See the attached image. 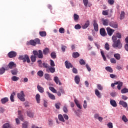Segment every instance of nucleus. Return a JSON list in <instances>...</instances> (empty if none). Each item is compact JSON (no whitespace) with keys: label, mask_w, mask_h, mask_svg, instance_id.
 Wrapping results in <instances>:
<instances>
[{"label":"nucleus","mask_w":128,"mask_h":128,"mask_svg":"<svg viewBox=\"0 0 128 128\" xmlns=\"http://www.w3.org/2000/svg\"><path fill=\"white\" fill-rule=\"evenodd\" d=\"M58 118L59 120H60V122H64V116H62V114H60L58 116Z\"/></svg>","instance_id":"obj_27"},{"label":"nucleus","mask_w":128,"mask_h":128,"mask_svg":"<svg viewBox=\"0 0 128 128\" xmlns=\"http://www.w3.org/2000/svg\"><path fill=\"white\" fill-rule=\"evenodd\" d=\"M90 26V20H87L85 24L82 26V28L84 30H86V28H88Z\"/></svg>","instance_id":"obj_15"},{"label":"nucleus","mask_w":128,"mask_h":128,"mask_svg":"<svg viewBox=\"0 0 128 128\" xmlns=\"http://www.w3.org/2000/svg\"><path fill=\"white\" fill-rule=\"evenodd\" d=\"M109 26H111V28H118V23L114 22H112L109 23Z\"/></svg>","instance_id":"obj_11"},{"label":"nucleus","mask_w":128,"mask_h":128,"mask_svg":"<svg viewBox=\"0 0 128 128\" xmlns=\"http://www.w3.org/2000/svg\"><path fill=\"white\" fill-rule=\"evenodd\" d=\"M126 92H128V89L126 88H124L121 90L122 94H126Z\"/></svg>","instance_id":"obj_48"},{"label":"nucleus","mask_w":128,"mask_h":128,"mask_svg":"<svg viewBox=\"0 0 128 128\" xmlns=\"http://www.w3.org/2000/svg\"><path fill=\"white\" fill-rule=\"evenodd\" d=\"M100 32L102 36H107L106 32L104 28H101L100 30Z\"/></svg>","instance_id":"obj_10"},{"label":"nucleus","mask_w":128,"mask_h":128,"mask_svg":"<svg viewBox=\"0 0 128 128\" xmlns=\"http://www.w3.org/2000/svg\"><path fill=\"white\" fill-rule=\"evenodd\" d=\"M28 122H24L22 124V128H28Z\"/></svg>","instance_id":"obj_60"},{"label":"nucleus","mask_w":128,"mask_h":128,"mask_svg":"<svg viewBox=\"0 0 128 128\" xmlns=\"http://www.w3.org/2000/svg\"><path fill=\"white\" fill-rule=\"evenodd\" d=\"M17 96L21 102H24L26 99L24 98V91H21L20 93L17 94Z\"/></svg>","instance_id":"obj_6"},{"label":"nucleus","mask_w":128,"mask_h":128,"mask_svg":"<svg viewBox=\"0 0 128 128\" xmlns=\"http://www.w3.org/2000/svg\"><path fill=\"white\" fill-rule=\"evenodd\" d=\"M74 28H76V30H80L82 26L79 24H78L74 26Z\"/></svg>","instance_id":"obj_54"},{"label":"nucleus","mask_w":128,"mask_h":128,"mask_svg":"<svg viewBox=\"0 0 128 128\" xmlns=\"http://www.w3.org/2000/svg\"><path fill=\"white\" fill-rule=\"evenodd\" d=\"M6 72V68H2L0 69V74H3Z\"/></svg>","instance_id":"obj_50"},{"label":"nucleus","mask_w":128,"mask_h":128,"mask_svg":"<svg viewBox=\"0 0 128 128\" xmlns=\"http://www.w3.org/2000/svg\"><path fill=\"white\" fill-rule=\"evenodd\" d=\"M27 115L30 118H34V114L32 112L30 111H28L27 112Z\"/></svg>","instance_id":"obj_39"},{"label":"nucleus","mask_w":128,"mask_h":128,"mask_svg":"<svg viewBox=\"0 0 128 128\" xmlns=\"http://www.w3.org/2000/svg\"><path fill=\"white\" fill-rule=\"evenodd\" d=\"M59 32H60V34H64V28H60L59 29Z\"/></svg>","instance_id":"obj_58"},{"label":"nucleus","mask_w":128,"mask_h":128,"mask_svg":"<svg viewBox=\"0 0 128 128\" xmlns=\"http://www.w3.org/2000/svg\"><path fill=\"white\" fill-rule=\"evenodd\" d=\"M27 46H34L36 44H40V40L39 38H36L34 40H30V42H27Z\"/></svg>","instance_id":"obj_3"},{"label":"nucleus","mask_w":128,"mask_h":128,"mask_svg":"<svg viewBox=\"0 0 128 128\" xmlns=\"http://www.w3.org/2000/svg\"><path fill=\"white\" fill-rule=\"evenodd\" d=\"M32 54L34 55L31 56L30 60L32 62H36V56L38 58H44V54H42V52L41 50H38V51L34 50L32 52Z\"/></svg>","instance_id":"obj_1"},{"label":"nucleus","mask_w":128,"mask_h":128,"mask_svg":"<svg viewBox=\"0 0 128 128\" xmlns=\"http://www.w3.org/2000/svg\"><path fill=\"white\" fill-rule=\"evenodd\" d=\"M8 102V98L6 97L1 99V102L2 104H4Z\"/></svg>","instance_id":"obj_28"},{"label":"nucleus","mask_w":128,"mask_h":128,"mask_svg":"<svg viewBox=\"0 0 128 128\" xmlns=\"http://www.w3.org/2000/svg\"><path fill=\"white\" fill-rule=\"evenodd\" d=\"M37 88L38 92H40L41 94H42L44 92V88L42 87L40 85H38Z\"/></svg>","instance_id":"obj_18"},{"label":"nucleus","mask_w":128,"mask_h":128,"mask_svg":"<svg viewBox=\"0 0 128 128\" xmlns=\"http://www.w3.org/2000/svg\"><path fill=\"white\" fill-rule=\"evenodd\" d=\"M45 80H47L50 81L52 80V77L50 76V75L48 74H45L44 75Z\"/></svg>","instance_id":"obj_17"},{"label":"nucleus","mask_w":128,"mask_h":128,"mask_svg":"<svg viewBox=\"0 0 128 128\" xmlns=\"http://www.w3.org/2000/svg\"><path fill=\"white\" fill-rule=\"evenodd\" d=\"M106 30L108 34L110 36H112V34L114 32V30H113L110 27H108L106 28Z\"/></svg>","instance_id":"obj_8"},{"label":"nucleus","mask_w":128,"mask_h":128,"mask_svg":"<svg viewBox=\"0 0 128 128\" xmlns=\"http://www.w3.org/2000/svg\"><path fill=\"white\" fill-rule=\"evenodd\" d=\"M12 80L13 82H16V80H20V78L16 76H13L12 77Z\"/></svg>","instance_id":"obj_45"},{"label":"nucleus","mask_w":128,"mask_h":128,"mask_svg":"<svg viewBox=\"0 0 128 128\" xmlns=\"http://www.w3.org/2000/svg\"><path fill=\"white\" fill-rule=\"evenodd\" d=\"M21 114H22V112H20V110L18 111V118H20V120H24V116L21 115Z\"/></svg>","instance_id":"obj_35"},{"label":"nucleus","mask_w":128,"mask_h":128,"mask_svg":"<svg viewBox=\"0 0 128 128\" xmlns=\"http://www.w3.org/2000/svg\"><path fill=\"white\" fill-rule=\"evenodd\" d=\"M80 64L81 66H84V64H86V62H84V60L80 59Z\"/></svg>","instance_id":"obj_53"},{"label":"nucleus","mask_w":128,"mask_h":128,"mask_svg":"<svg viewBox=\"0 0 128 128\" xmlns=\"http://www.w3.org/2000/svg\"><path fill=\"white\" fill-rule=\"evenodd\" d=\"M100 54H102V58H103V59L104 61L106 60V56H104V53L102 50H100Z\"/></svg>","instance_id":"obj_41"},{"label":"nucleus","mask_w":128,"mask_h":128,"mask_svg":"<svg viewBox=\"0 0 128 128\" xmlns=\"http://www.w3.org/2000/svg\"><path fill=\"white\" fill-rule=\"evenodd\" d=\"M122 120H123V122H128V118H126V116L124 115L122 116Z\"/></svg>","instance_id":"obj_46"},{"label":"nucleus","mask_w":128,"mask_h":128,"mask_svg":"<svg viewBox=\"0 0 128 128\" xmlns=\"http://www.w3.org/2000/svg\"><path fill=\"white\" fill-rule=\"evenodd\" d=\"M110 62L112 64H116V60L114 58H112L110 60Z\"/></svg>","instance_id":"obj_56"},{"label":"nucleus","mask_w":128,"mask_h":128,"mask_svg":"<svg viewBox=\"0 0 128 128\" xmlns=\"http://www.w3.org/2000/svg\"><path fill=\"white\" fill-rule=\"evenodd\" d=\"M63 110L64 112L66 113L68 110V108H66V106H64L63 108Z\"/></svg>","instance_id":"obj_64"},{"label":"nucleus","mask_w":128,"mask_h":128,"mask_svg":"<svg viewBox=\"0 0 128 128\" xmlns=\"http://www.w3.org/2000/svg\"><path fill=\"white\" fill-rule=\"evenodd\" d=\"M114 58H115L117 60H120V54H114Z\"/></svg>","instance_id":"obj_33"},{"label":"nucleus","mask_w":128,"mask_h":128,"mask_svg":"<svg viewBox=\"0 0 128 128\" xmlns=\"http://www.w3.org/2000/svg\"><path fill=\"white\" fill-rule=\"evenodd\" d=\"M48 52H50V50L48 48H46L45 49L43 50V54L45 56H46V54H48Z\"/></svg>","instance_id":"obj_36"},{"label":"nucleus","mask_w":128,"mask_h":128,"mask_svg":"<svg viewBox=\"0 0 128 128\" xmlns=\"http://www.w3.org/2000/svg\"><path fill=\"white\" fill-rule=\"evenodd\" d=\"M83 2L85 6H88V0H83Z\"/></svg>","instance_id":"obj_59"},{"label":"nucleus","mask_w":128,"mask_h":128,"mask_svg":"<svg viewBox=\"0 0 128 128\" xmlns=\"http://www.w3.org/2000/svg\"><path fill=\"white\" fill-rule=\"evenodd\" d=\"M108 3L109 4L112 6V4H114V0H108Z\"/></svg>","instance_id":"obj_61"},{"label":"nucleus","mask_w":128,"mask_h":128,"mask_svg":"<svg viewBox=\"0 0 128 128\" xmlns=\"http://www.w3.org/2000/svg\"><path fill=\"white\" fill-rule=\"evenodd\" d=\"M97 88L99 90H104V88L100 85V84H98Z\"/></svg>","instance_id":"obj_52"},{"label":"nucleus","mask_w":128,"mask_h":128,"mask_svg":"<svg viewBox=\"0 0 128 128\" xmlns=\"http://www.w3.org/2000/svg\"><path fill=\"white\" fill-rule=\"evenodd\" d=\"M17 54H18L16 52L14 51H11L8 53V56L10 58H16Z\"/></svg>","instance_id":"obj_7"},{"label":"nucleus","mask_w":128,"mask_h":128,"mask_svg":"<svg viewBox=\"0 0 128 128\" xmlns=\"http://www.w3.org/2000/svg\"><path fill=\"white\" fill-rule=\"evenodd\" d=\"M50 56L52 58H56V52H52L50 54Z\"/></svg>","instance_id":"obj_38"},{"label":"nucleus","mask_w":128,"mask_h":128,"mask_svg":"<svg viewBox=\"0 0 128 128\" xmlns=\"http://www.w3.org/2000/svg\"><path fill=\"white\" fill-rule=\"evenodd\" d=\"M107 126L108 128H114V126H112V122H109L107 124Z\"/></svg>","instance_id":"obj_63"},{"label":"nucleus","mask_w":128,"mask_h":128,"mask_svg":"<svg viewBox=\"0 0 128 128\" xmlns=\"http://www.w3.org/2000/svg\"><path fill=\"white\" fill-rule=\"evenodd\" d=\"M93 22L94 30L95 32H98V24L96 20H94Z\"/></svg>","instance_id":"obj_9"},{"label":"nucleus","mask_w":128,"mask_h":128,"mask_svg":"<svg viewBox=\"0 0 128 128\" xmlns=\"http://www.w3.org/2000/svg\"><path fill=\"white\" fill-rule=\"evenodd\" d=\"M65 65L66 68H72V65L70 62H68V61L65 62Z\"/></svg>","instance_id":"obj_21"},{"label":"nucleus","mask_w":128,"mask_h":128,"mask_svg":"<svg viewBox=\"0 0 128 128\" xmlns=\"http://www.w3.org/2000/svg\"><path fill=\"white\" fill-rule=\"evenodd\" d=\"M36 100L37 104H40V94H36Z\"/></svg>","instance_id":"obj_24"},{"label":"nucleus","mask_w":128,"mask_h":128,"mask_svg":"<svg viewBox=\"0 0 128 128\" xmlns=\"http://www.w3.org/2000/svg\"><path fill=\"white\" fill-rule=\"evenodd\" d=\"M72 56L74 58H76L80 56V54L78 52H73L72 54Z\"/></svg>","instance_id":"obj_31"},{"label":"nucleus","mask_w":128,"mask_h":128,"mask_svg":"<svg viewBox=\"0 0 128 128\" xmlns=\"http://www.w3.org/2000/svg\"><path fill=\"white\" fill-rule=\"evenodd\" d=\"M54 80L56 84H59V86H62V82L60 80V79L58 78V76H55L54 78Z\"/></svg>","instance_id":"obj_14"},{"label":"nucleus","mask_w":128,"mask_h":128,"mask_svg":"<svg viewBox=\"0 0 128 128\" xmlns=\"http://www.w3.org/2000/svg\"><path fill=\"white\" fill-rule=\"evenodd\" d=\"M74 82L77 84H80V76L78 75L75 76Z\"/></svg>","instance_id":"obj_16"},{"label":"nucleus","mask_w":128,"mask_h":128,"mask_svg":"<svg viewBox=\"0 0 128 128\" xmlns=\"http://www.w3.org/2000/svg\"><path fill=\"white\" fill-rule=\"evenodd\" d=\"M49 90L52 92H54V94H56V90L54 88L50 86L49 87Z\"/></svg>","instance_id":"obj_40"},{"label":"nucleus","mask_w":128,"mask_h":128,"mask_svg":"<svg viewBox=\"0 0 128 128\" xmlns=\"http://www.w3.org/2000/svg\"><path fill=\"white\" fill-rule=\"evenodd\" d=\"M112 40L113 42H116L118 40V37L116 36H113L112 37Z\"/></svg>","instance_id":"obj_55"},{"label":"nucleus","mask_w":128,"mask_h":128,"mask_svg":"<svg viewBox=\"0 0 128 128\" xmlns=\"http://www.w3.org/2000/svg\"><path fill=\"white\" fill-rule=\"evenodd\" d=\"M119 104H120L123 106V108H127L128 107V104L126 102H124V101L120 100L119 102Z\"/></svg>","instance_id":"obj_19"},{"label":"nucleus","mask_w":128,"mask_h":128,"mask_svg":"<svg viewBox=\"0 0 128 128\" xmlns=\"http://www.w3.org/2000/svg\"><path fill=\"white\" fill-rule=\"evenodd\" d=\"M38 76L42 77V76H44V72H42V70H39L38 73H37Z\"/></svg>","instance_id":"obj_37"},{"label":"nucleus","mask_w":128,"mask_h":128,"mask_svg":"<svg viewBox=\"0 0 128 128\" xmlns=\"http://www.w3.org/2000/svg\"><path fill=\"white\" fill-rule=\"evenodd\" d=\"M95 94L98 96V98H102V95H100V91L98 89L95 90Z\"/></svg>","instance_id":"obj_26"},{"label":"nucleus","mask_w":128,"mask_h":128,"mask_svg":"<svg viewBox=\"0 0 128 128\" xmlns=\"http://www.w3.org/2000/svg\"><path fill=\"white\" fill-rule=\"evenodd\" d=\"M39 34L40 36H46V31H40L39 32Z\"/></svg>","instance_id":"obj_32"},{"label":"nucleus","mask_w":128,"mask_h":128,"mask_svg":"<svg viewBox=\"0 0 128 128\" xmlns=\"http://www.w3.org/2000/svg\"><path fill=\"white\" fill-rule=\"evenodd\" d=\"M112 46H113V48H118L119 49L122 48V44L120 42V40H118L116 41H115V42H114Z\"/></svg>","instance_id":"obj_5"},{"label":"nucleus","mask_w":128,"mask_h":128,"mask_svg":"<svg viewBox=\"0 0 128 128\" xmlns=\"http://www.w3.org/2000/svg\"><path fill=\"white\" fill-rule=\"evenodd\" d=\"M74 20L76 21V20H78V18H80V16H78V14H74Z\"/></svg>","instance_id":"obj_49"},{"label":"nucleus","mask_w":128,"mask_h":128,"mask_svg":"<svg viewBox=\"0 0 128 128\" xmlns=\"http://www.w3.org/2000/svg\"><path fill=\"white\" fill-rule=\"evenodd\" d=\"M108 12H110V10H103L102 12V14L103 16H108Z\"/></svg>","instance_id":"obj_47"},{"label":"nucleus","mask_w":128,"mask_h":128,"mask_svg":"<svg viewBox=\"0 0 128 128\" xmlns=\"http://www.w3.org/2000/svg\"><path fill=\"white\" fill-rule=\"evenodd\" d=\"M110 104L112 106L116 108L118 106V104H116V102L114 100H110Z\"/></svg>","instance_id":"obj_20"},{"label":"nucleus","mask_w":128,"mask_h":128,"mask_svg":"<svg viewBox=\"0 0 128 128\" xmlns=\"http://www.w3.org/2000/svg\"><path fill=\"white\" fill-rule=\"evenodd\" d=\"M11 72L13 76H16L18 72L17 68H14L11 70Z\"/></svg>","instance_id":"obj_29"},{"label":"nucleus","mask_w":128,"mask_h":128,"mask_svg":"<svg viewBox=\"0 0 128 128\" xmlns=\"http://www.w3.org/2000/svg\"><path fill=\"white\" fill-rule=\"evenodd\" d=\"M42 68H46L47 72H50L51 74L56 72V68L54 67H50L48 63L43 62L42 64Z\"/></svg>","instance_id":"obj_2"},{"label":"nucleus","mask_w":128,"mask_h":128,"mask_svg":"<svg viewBox=\"0 0 128 128\" xmlns=\"http://www.w3.org/2000/svg\"><path fill=\"white\" fill-rule=\"evenodd\" d=\"M102 24L104 26H108V22H109V20L108 19L106 20H102Z\"/></svg>","instance_id":"obj_30"},{"label":"nucleus","mask_w":128,"mask_h":128,"mask_svg":"<svg viewBox=\"0 0 128 128\" xmlns=\"http://www.w3.org/2000/svg\"><path fill=\"white\" fill-rule=\"evenodd\" d=\"M114 84H118L117 86V88L118 90H120L122 86L123 83L122 82H117L114 83Z\"/></svg>","instance_id":"obj_12"},{"label":"nucleus","mask_w":128,"mask_h":128,"mask_svg":"<svg viewBox=\"0 0 128 128\" xmlns=\"http://www.w3.org/2000/svg\"><path fill=\"white\" fill-rule=\"evenodd\" d=\"M18 60H23L24 62H27L30 63V57H28V55L25 54L24 56H20L18 57Z\"/></svg>","instance_id":"obj_4"},{"label":"nucleus","mask_w":128,"mask_h":128,"mask_svg":"<svg viewBox=\"0 0 128 128\" xmlns=\"http://www.w3.org/2000/svg\"><path fill=\"white\" fill-rule=\"evenodd\" d=\"M104 48H106V50H110V45L108 44V43H106Z\"/></svg>","instance_id":"obj_51"},{"label":"nucleus","mask_w":128,"mask_h":128,"mask_svg":"<svg viewBox=\"0 0 128 128\" xmlns=\"http://www.w3.org/2000/svg\"><path fill=\"white\" fill-rule=\"evenodd\" d=\"M60 103H58L55 104V106L57 110H60Z\"/></svg>","instance_id":"obj_62"},{"label":"nucleus","mask_w":128,"mask_h":128,"mask_svg":"<svg viewBox=\"0 0 128 128\" xmlns=\"http://www.w3.org/2000/svg\"><path fill=\"white\" fill-rule=\"evenodd\" d=\"M38 66L39 68H42V62L41 60H38Z\"/></svg>","instance_id":"obj_57"},{"label":"nucleus","mask_w":128,"mask_h":128,"mask_svg":"<svg viewBox=\"0 0 128 128\" xmlns=\"http://www.w3.org/2000/svg\"><path fill=\"white\" fill-rule=\"evenodd\" d=\"M8 66L9 68L12 69L14 68H16V64H14L13 62H11L8 64Z\"/></svg>","instance_id":"obj_13"},{"label":"nucleus","mask_w":128,"mask_h":128,"mask_svg":"<svg viewBox=\"0 0 128 128\" xmlns=\"http://www.w3.org/2000/svg\"><path fill=\"white\" fill-rule=\"evenodd\" d=\"M74 102L77 108H78L80 110H82V105L80 104H78V100L76 99H74Z\"/></svg>","instance_id":"obj_22"},{"label":"nucleus","mask_w":128,"mask_h":128,"mask_svg":"<svg viewBox=\"0 0 128 128\" xmlns=\"http://www.w3.org/2000/svg\"><path fill=\"white\" fill-rule=\"evenodd\" d=\"M105 70H106L107 72H114V70H112V68L110 66H106L105 68Z\"/></svg>","instance_id":"obj_34"},{"label":"nucleus","mask_w":128,"mask_h":128,"mask_svg":"<svg viewBox=\"0 0 128 128\" xmlns=\"http://www.w3.org/2000/svg\"><path fill=\"white\" fill-rule=\"evenodd\" d=\"M16 96V92H13L10 96V100L12 102H14V96Z\"/></svg>","instance_id":"obj_25"},{"label":"nucleus","mask_w":128,"mask_h":128,"mask_svg":"<svg viewBox=\"0 0 128 128\" xmlns=\"http://www.w3.org/2000/svg\"><path fill=\"white\" fill-rule=\"evenodd\" d=\"M47 94L50 98V100H56V96H54V95L52 93H50V92H47Z\"/></svg>","instance_id":"obj_23"},{"label":"nucleus","mask_w":128,"mask_h":128,"mask_svg":"<svg viewBox=\"0 0 128 128\" xmlns=\"http://www.w3.org/2000/svg\"><path fill=\"white\" fill-rule=\"evenodd\" d=\"M124 12L122 11L120 14V20H124Z\"/></svg>","instance_id":"obj_43"},{"label":"nucleus","mask_w":128,"mask_h":128,"mask_svg":"<svg viewBox=\"0 0 128 128\" xmlns=\"http://www.w3.org/2000/svg\"><path fill=\"white\" fill-rule=\"evenodd\" d=\"M50 68H54V66H56V64H54V62L53 60H50Z\"/></svg>","instance_id":"obj_44"},{"label":"nucleus","mask_w":128,"mask_h":128,"mask_svg":"<svg viewBox=\"0 0 128 128\" xmlns=\"http://www.w3.org/2000/svg\"><path fill=\"white\" fill-rule=\"evenodd\" d=\"M3 128H12L10 124L8 123H6L3 125Z\"/></svg>","instance_id":"obj_42"}]
</instances>
